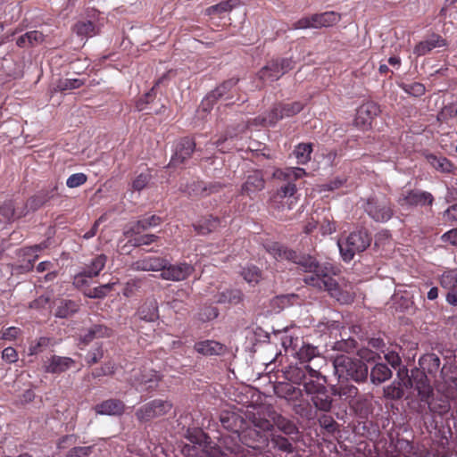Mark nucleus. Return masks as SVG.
<instances>
[{
  "label": "nucleus",
  "instance_id": "obj_1",
  "mask_svg": "<svg viewBox=\"0 0 457 457\" xmlns=\"http://www.w3.org/2000/svg\"><path fill=\"white\" fill-rule=\"evenodd\" d=\"M300 270L306 273L303 278L305 284L320 290L328 291L333 297L339 293V286L333 276L337 275L338 269L329 262L320 263L317 259L310 254L299 256L294 261Z\"/></svg>",
  "mask_w": 457,
  "mask_h": 457
},
{
  "label": "nucleus",
  "instance_id": "obj_2",
  "mask_svg": "<svg viewBox=\"0 0 457 457\" xmlns=\"http://www.w3.org/2000/svg\"><path fill=\"white\" fill-rule=\"evenodd\" d=\"M246 418L250 420L253 428L245 426L239 435L241 445L251 451L263 452L269 445V438L265 434L272 428L271 422L264 418L256 417L255 414H247Z\"/></svg>",
  "mask_w": 457,
  "mask_h": 457
},
{
  "label": "nucleus",
  "instance_id": "obj_3",
  "mask_svg": "<svg viewBox=\"0 0 457 457\" xmlns=\"http://www.w3.org/2000/svg\"><path fill=\"white\" fill-rule=\"evenodd\" d=\"M334 368L339 378L352 379L357 383L364 382L368 378V366L358 359L338 355L334 360Z\"/></svg>",
  "mask_w": 457,
  "mask_h": 457
},
{
  "label": "nucleus",
  "instance_id": "obj_4",
  "mask_svg": "<svg viewBox=\"0 0 457 457\" xmlns=\"http://www.w3.org/2000/svg\"><path fill=\"white\" fill-rule=\"evenodd\" d=\"M371 237L365 229H359L350 233L345 240L337 242L340 253L345 262H350L356 253H361L370 246Z\"/></svg>",
  "mask_w": 457,
  "mask_h": 457
},
{
  "label": "nucleus",
  "instance_id": "obj_5",
  "mask_svg": "<svg viewBox=\"0 0 457 457\" xmlns=\"http://www.w3.org/2000/svg\"><path fill=\"white\" fill-rule=\"evenodd\" d=\"M303 174H305V171L302 168L276 169L273 172V178L284 182L278 189L277 196L296 200L295 195L297 189L295 182Z\"/></svg>",
  "mask_w": 457,
  "mask_h": 457
},
{
  "label": "nucleus",
  "instance_id": "obj_6",
  "mask_svg": "<svg viewBox=\"0 0 457 457\" xmlns=\"http://www.w3.org/2000/svg\"><path fill=\"white\" fill-rule=\"evenodd\" d=\"M130 382L137 390L153 392L162 379V376L145 367L134 368L130 373Z\"/></svg>",
  "mask_w": 457,
  "mask_h": 457
},
{
  "label": "nucleus",
  "instance_id": "obj_7",
  "mask_svg": "<svg viewBox=\"0 0 457 457\" xmlns=\"http://www.w3.org/2000/svg\"><path fill=\"white\" fill-rule=\"evenodd\" d=\"M284 377L292 384L302 386L312 379H322L326 382V378L321 373L310 365H303L298 362L288 365L284 370Z\"/></svg>",
  "mask_w": 457,
  "mask_h": 457
},
{
  "label": "nucleus",
  "instance_id": "obj_8",
  "mask_svg": "<svg viewBox=\"0 0 457 457\" xmlns=\"http://www.w3.org/2000/svg\"><path fill=\"white\" fill-rule=\"evenodd\" d=\"M322 379H312L304 384V393L311 397V401L317 410L328 411L332 406L330 397Z\"/></svg>",
  "mask_w": 457,
  "mask_h": 457
},
{
  "label": "nucleus",
  "instance_id": "obj_9",
  "mask_svg": "<svg viewBox=\"0 0 457 457\" xmlns=\"http://www.w3.org/2000/svg\"><path fill=\"white\" fill-rule=\"evenodd\" d=\"M340 14L336 12H325L303 17L292 25V29H320L330 27L340 21Z\"/></svg>",
  "mask_w": 457,
  "mask_h": 457
},
{
  "label": "nucleus",
  "instance_id": "obj_10",
  "mask_svg": "<svg viewBox=\"0 0 457 457\" xmlns=\"http://www.w3.org/2000/svg\"><path fill=\"white\" fill-rule=\"evenodd\" d=\"M172 408V403L167 400L154 399L136 411L137 419L141 422H146L168 413Z\"/></svg>",
  "mask_w": 457,
  "mask_h": 457
},
{
  "label": "nucleus",
  "instance_id": "obj_11",
  "mask_svg": "<svg viewBox=\"0 0 457 457\" xmlns=\"http://www.w3.org/2000/svg\"><path fill=\"white\" fill-rule=\"evenodd\" d=\"M303 107L304 104L300 101H295L288 104H278L270 110L263 119V121L269 126H273L284 118H289L296 115L303 109Z\"/></svg>",
  "mask_w": 457,
  "mask_h": 457
},
{
  "label": "nucleus",
  "instance_id": "obj_12",
  "mask_svg": "<svg viewBox=\"0 0 457 457\" xmlns=\"http://www.w3.org/2000/svg\"><path fill=\"white\" fill-rule=\"evenodd\" d=\"M189 440L193 445H185L181 450L185 457H228L220 447H202L195 436L190 435Z\"/></svg>",
  "mask_w": 457,
  "mask_h": 457
},
{
  "label": "nucleus",
  "instance_id": "obj_13",
  "mask_svg": "<svg viewBox=\"0 0 457 457\" xmlns=\"http://www.w3.org/2000/svg\"><path fill=\"white\" fill-rule=\"evenodd\" d=\"M194 271L195 267L187 262L170 263L167 260V264L165 268H163L160 277L164 280L178 282L187 279Z\"/></svg>",
  "mask_w": 457,
  "mask_h": 457
},
{
  "label": "nucleus",
  "instance_id": "obj_14",
  "mask_svg": "<svg viewBox=\"0 0 457 457\" xmlns=\"http://www.w3.org/2000/svg\"><path fill=\"white\" fill-rule=\"evenodd\" d=\"M364 211L377 222H386L394 214L389 203L378 201L375 198H369L367 200L364 205Z\"/></svg>",
  "mask_w": 457,
  "mask_h": 457
},
{
  "label": "nucleus",
  "instance_id": "obj_15",
  "mask_svg": "<svg viewBox=\"0 0 457 457\" xmlns=\"http://www.w3.org/2000/svg\"><path fill=\"white\" fill-rule=\"evenodd\" d=\"M380 113V106L373 102L369 101L362 104L356 112L354 124L362 130L370 128L373 120Z\"/></svg>",
  "mask_w": 457,
  "mask_h": 457
},
{
  "label": "nucleus",
  "instance_id": "obj_16",
  "mask_svg": "<svg viewBox=\"0 0 457 457\" xmlns=\"http://www.w3.org/2000/svg\"><path fill=\"white\" fill-rule=\"evenodd\" d=\"M398 203L401 206H432L434 196L431 193L420 189H411L402 194Z\"/></svg>",
  "mask_w": 457,
  "mask_h": 457
},
{
  "label": "nucleus",
  "instance_id": "obj_17",
  "mask_svg": "<svg viewBox=\"0 0 457 457\" xmlns=\"http://www.w3.org/2000/svg\"><path fill=\"white\" fill-rule=\"evenodd\" d=\"M196 150V144L193 137H184L180 138L173 154L170 165L177 166L184 164L186 161L191 158L193 153Z\"/></svg>",
  "mask_w": 457,
  "mask_h": 457
},
{
  "label": "nucleus",
  "instance_id": "obj_18",
  "mask_svg": "<svg viewBox=\"0 0 457 457\" xmlns=\"http://www.w3.org/2000/svg\"><path fill=\"white\" fill-rule=\"evenodd\" d=\"M57 196L58 186L56 183L42 188L27 200L30 212L37 211Z\"/></svg>",
  "mask_w": 457,
  "mask_h": 457
},
{
  "label": "nucleus",
  "instance_id": "obj_19",
  "mask_svg": "<svg viewBox=\"0 0 457 457\" xmlns=\"http://www.w3.org/2000/svg\"><path fill=\"white\" fill-rule=\"evenodd\" d=\"M265 187V179L261 170L251 171L245 178V181L241 186L240 195L253 197V195L262 191Z\"/></svg>",
  "mask_w": 457,
  "mask_h": 457
},
{
  "label": "nucleus",
  "instance_id": "obj_20",
  "mask_svg": "<svg viewBox=\"0 0 457 457\" xmlns=\"http://www.w3.org/2000/svg\"><path fill=\"white\" fill-rule=\"evenodd\" d=\"M112 336V329L104 324H93L89 328L83 329L79 336L80 343L85 345L90 344L95 339L106 338Z\"/></svg>",
  "mask_w": 457,
  "mask_h": 457
},
{
  "label": "nucleus",
  "instance_id": "obj_21",
  "mask_svg": "<svg viewBox=\"0 0 457 457\" xmlns=\"http://www.w3.org/2000/svg\"><path fill=\"white\" fill-rule=\"evenodd\" d=\"M220 420L224 428L239 435L247 425L246 420L240 414L228 411L220 413Z\"/></svg>",
  "mask_w": 457,
  "mask_h": 457
},
{
  "label": "nucleus",
  "instance_id": "obj_22",
  "mask_svg": "<svg viewBox=\"0 0 457 457\" xmlns=\"http://www.w3.org/2000/svg\"><path fill=\"white\" fill-rule=\"evenodd\" d=\"M74 364L75 361L70 357L53 355L44 362L43 368L46 373L60 374L71 369Z\"/></svg>",
  "mask_w": 457,
  "mask_h": 457
},
{
  "label": "nucleus",
  "instance_id": "obj_23",
  "mask_svg": "<svg viewBox=\"0 0 457 457\" xmlns=\"http://www.w3.org/2000/svg\"><path fill=\"white\" fill-rule=\"evenodd\" d=\"M194 349L202 355L212 356L224 354L227 347L218 341L207 339L196 342L194 345Z\"/></svg>",
  "mask_w": 457,
  "mask_h": 457
},
{
  "label": "nucleus",
  "instance_id": "obj_24",
  "mask_svg": "<svg viewBox=\"0 0 457 457\" xmlns=\"http://www.w3.org/2000/svg\"><path fill=\"white\" fill-rule=\"evenodd\" d=\"M275 392L278 396L285 398L287 401L297 402L301 401L303 396V387L295 386V384L279 383L275 386Z\"/></svg>",
  "mask_w": 457,
  "mask_h": 457
},
{
  "label": "nucleus",
  "instance_id": "obj_25",
  "mask_svg": "<svg viewBox=\"0 0 457 457\" xmlns=\"http://www.w3.org/2000/svg\"><path fill=\"white\" fill-rule=\"evenodd\" d=\"M266 251L272 255L277 261H290L294 262L297 259V253L293 249L278 243L273 242L266 245Z\"/></svg>",
  "mask_w": 457,
  "mask_h": 457
},
{
  "label": "nucleus",
  "instance_id": "obj_26",
  "mask_svg": "<svg viewBox=\"0 0 457 457\" xmlns=\"http://www.w3.org/2000/svg\"><path fill=\"white\" fill-rule=\"evenodd\" d=\"M446 46V41L438 34H432L428 38L418 43L414 49L413 54L417 56L426 55L436 47Z\"/></svg>",
  "mask_w": 457,
  "mask_h": 457
},
{
  "label": "nucleus",
  "instance_id": "obj_27",
  "mask_svg": "<svg viewBox=\"0 0 457 457\" xmlns=\"http://www.w3.org/2000/svg\"><path fill=\"white\" fill-rule=\"evenodd\" d=\"M167 264V259L163 257L149 256L142 260H138L133 263L136 270L143 271H161Z\"/></svg>",
  "mask_w": 457,
  "mask_h": 457
},
{
  "label": "nucleus",
  "instance_id": "obj_28",
  "mask_svg": "<svg viewBox=\"0 0 457 457\" xmlns=\"http://www.w3.org/2000/svg\"><path fill=\"white\" fill-rule=\"evenodd\" d=\"M43 248L39 245L26 247L21 250V254L25 258L23 264L15 267V270L19 273L29 272L34 268L35 262L38 259L37 253Z\"/></svg>",
  "mask_w": 457,
  "mask_h": 457
},
{
  "label": "nucleus",
  "instance_id": "obj_29",
  "mask_svg": "<svg viewBox=\"0 0 457 457\" xmlns=\"http://www.w3.org/2000/svg\"><path fill=\"white\" fill-rule=\"evenodd\" d=\"M412 387L413 384L411 379L407 375V370H405V377L401 379V381H394L390 386L384 388V395L386 398L392 400L401 399L403 395V387Z\"/></svg>",
  "mask_w": 457,
  "mask_h": 457
},
{
  "label": "nucleus",
  "instance_id": "obj_30",
  "mask_svg": "<svg viewBox=\"0 0 457 457\" xmlns=\"http://www.w3.org/2000/svg\"><path fill=\"white\" fill-rule=\"evenodd\" d=\"M96 411L102 415H121L125 411V404L119 399H109L96 406Z\"/></svg>",
  "mask_w": 457,
  "mask_h": 457
},
{
  "label": "nucleus",
  "instance_id": "obj_31",
  "mask_svg": "<svg viewBox=\"0 0 457 457\" xmlns=\"http://www.w3.org/2000/svg\"><path fill=\"white\" fill-rule=\"evenodd\" d=\"M238 82L237 79H229L220 85H219L214 90H212L211 93V96L215 98L217 101L219 100H225L228 101L231 100L234 96V89Z\"/></svg>",
  "mask_w": 457,
  "mask_h": 457
},
{
  "label": "nucleus",
  "instance_id": "obj_32",
  "mask_svg": "<svg viewBox=\"0 0 457 457\" xmlns=\"http://www.w3.org/2000/svg\"><path fill=\"white\" fill-rule=\"evenodd\" d=\"M193 226L199 235H207L216 231L221 226V220L219 217L208 215L203 217Z\"/></svg>",
  "mask_w": 457,
  "mask_h": 457
},
{
  "label": "nucleus",
  "instance_id": "obj_33",
  "mask_svg": "<svg viewBox=\"0 0 457 457\" xmlns=\"http://www.w3.org/2000/svg\"><path fill=\"white\" fill-rule=\"evenodd\" d=\"M162 223V218L157 215H151L150 217L143 218L134 223L129 230H128L125 235L127 237L129 234H140L141 231L146 230L150 228L156 227Z\"/></svg>",
  "mask_w": 457,
  "mask_h": 457
},
{
  "label": "nucleus",
  "instance_id": "obj_34",
  "mask_svg": "<svg viewBox=\"0 0 457 457\" xmlns=\"http://www.w3.org/2000/svg\"><path fill=\"white\" fill-rule=\"evenodd\" d=\"M137 315L140 320L147 322L154 321L158 319V306L155 300L145 302L137 310Z\"/></svg>",
  "mask_w": 457,
  "mask_h": 457
},
{
  "label": "nucleus",
  "instance_id": "obj_35",
  "mask_svg": "<svg viewBox=\"0 0 457 457\" xmlns=\"http://www.w3.org/2000/svg\"><path fill=\"white\" fill-rule=\"evenodd\" d=\"M79 310V303L74 300L62 299L55 310V316L65 319L72 316Z\"/></svg>",
  "mask_w": 457,
  "mask_h": 457
},
{
  "label": "nucleus",
  "instance_id": "obj_36",
  "mask_svg": "<svg viewBox=\"0 0 457 457\" xmlns=\"http://www.w3.org/2000/svg\"><path fill=\"white\" fill-rule=\"evenodd\" d=\"M440 364V358L435 353L425 354L420 359L421 369L431 376H436L439 371Z\"/></svg>",
  "mask_w": 457,
  "mask_h": 457
},
{
  "label": "nucleus",
  "instance_id": "obj_37",
  "mask_svg": "<svg viewBox=\"0 0 457 457\" xmlns=\"http://www.w3.org/2000/svg\"><path fill=\"white\" fill-rule=\"evenodd\" d=\"M258 75L262 80L274 81L278 79L283 73L280 71V66L277 59H275L269 62L267 65L259 71Z\"/></svg>",
  "mask_w": 457,
  "mask_h": 457
},
{
  "label": "nucleus",
  "instance_id": "obj_38",
  "mask_svg": "<svg viewBox=\"0 0 457 457\" xmlns=\"http://www.w3.org/2000/svg\"><path fill=\"white\" fill-rule=\"evenodd\" d=\"M272 420V427L276 426L277 428L285 435L291 436L298 434V428L292 420L283 417L280 414H275Z\"/></svg>",
  "mask_w": 457,
  "mask_h": 457
},
{
  "label": "nucleus",
  "instance_id": "obj_39",
  "mask_svg": "<svg viewBox=\"0 0 457 457\" xmlns=\"http://www.w3.org/2000/svg\"><path fill=\"white\" fill-rule=\"evenodd\" d=\"M107 262V256L104 253L95 256L88 264L83 269L89 278L97 277L104 269Z\"/></svg>",
  "mask_w": 457,
  "mask_h": 457
},
{
  "label": "nucleus",
  "instance_id": "obj_40",
  "mask_svg": "<svg viewBox=\"0 0 457 457\" xmlns=\"http://www.w3.org/2000/svg\"><path fill=\"white\" fill-rule=\"evenodd\" d=\"M390 453L387 457H408V454L412 450L411 443L404 439H397L395 442H391L389 445Z\"/></svg>",
  "mask_w": 457,
  "mask_h": 457
},
{
  "label": "nucleus",
  "instance_id": "obj_41",
  "mask_svg": "<svg viewBox=\"0 0 457 457\" xmlns=\"http://www.w3.org/2000/svg\"><path fill=\"white\" fill-rule=\"evenodd\" d=\"M171 73V71H167L162 77H160L155 82L154 87L145 93L142 97H140L137 102V108L139 111H143L146 104L152 102L155 97V88L162 84L165 80L169 79V76Z\"/></svg>",
  "mask_w": 457,
  "mask_h": 457
},
{
  "label": "nucleus",
  "instance_id": "obj_42",
  "mask_svg": "<svg viewBox=\"0 0 457 457\" xmlns=\"http://www.w3.org/2000/svg\"><path fill=\"white\" fill-rule=\"evenodd\" d=\"M391 377V370L384 363H377L370 370V381L375 385H379Z\"/></svg>",
  "mask_w": 457,
  "mask_h": 457
},
{
  "label": "nucleus",
  "instance_id": "obj_43",
  "mask_svg": "<svg viewBox=\"0 0 457 457\" xmlns=\"http://www.w3.org/2000/svg\"><path fill=\"white\" fill-rule=\"evenodd\" d=\"M72 29L79 37H91L97 34L96 24L87 20L78 21Z\"/></svg>",
  "mask_w": 457,
  "mask_h": 457
},
{
  "label": "nucleus",
  "instance_id": "obj_44",
  "mask_svg": "<svg viewBox=\"0 0 457 457\" xmlns=\"http://www.w3.org/2000/svg\"><path fill=\"white\" fill-rule=\"evenodd\" d=\"M426 159L428 162L438 171L450 173L453 170V165L446 157L429 154L426 156Z\"/></svg>",
  "mask_w": 457,
  "mask_h": 457
},
{
  "label": "nucleus",
  "instance_id": "obj_45",
  "mask_svg": "<svg viewBox=\"0 0 457 457\" xmlns=\"http://www.w3.org/2000/svg\"><path fill=\"white\" fill-rule=\"evenodd\" d=\"M179 189L190 197H204V190H206L205 182L203 180H194L181 185Z\"/></svg>",
  "mask_w": 457,
  "mask_h": 457
},
{
  "label": "nucleus",
  "instance_id": "obj_46",
  "mask_svg": "<svg viewBox=\"0 0 457 457\" xmlns=\"http://www.w3.org/2000/svg\"><path fill=\"white\" fill-rule=\"evenodd\" d=\"M242 293L237 289H228L215 295L218 303L237 304L242 301Z\"/></svg>",
  "mask_w": 457,
  "mask_h": 457
},
{
  "label": "nucleus",
  "instance_id": "obj_47",
  "mask_svg": "<svg viewBox=\"0 0 457 457\" xmlns=\"http://www.w3.org/2000/svg\"><path fill=\"white\" fill-rule=\"evenodd\" d=\"M298 363L303 365H310L309 362L319 355L317 348L311 345H303L298 351L295 352Z\"/></svg>",
  "mask_w": 457,
  "mask_h": 457
},
{
  "label": "nucleus",
  "instance_id": "obj_48",
  "mask_svg": "<svg viewBox=\"0 0 457 457\" xmlns=\"http://www.w3.org/2000/svg\"><path fill=\"white\" fill-rule=\"evenodd\" d=\"M54 340L52 337H40L35 341L31 342L29 349V355H37L43 353L47 347L54 345Z\"/></svg>",
  "mask_w": 457,
  "mask_h": 457
},
{
  "label": "nucleus",
  "instance_id": "obj_49",
  "mask_svg": "<svg viewBox=\"0 0 457 457\" xmlns=\"http://www.w3.org/2000/svg\"><path fill=\"white\" fill-rule=\"evenodd\" d=\"M312 153V144L311 143H301L293 151L298 164H306L311 160Z\"/></svg>",
  "mask_w": 457,
  "mask_h": 457
},
{
  "label": "nucleus",
  "instance_id": "obj_50",
  "mask_svg": "<svg viewBox=\"0 0 457 457\" xmlns=\"http://www.w3.org/2000/svg\"><path fill=\"white\" fill-rule=\"evenodd\" d=\"M415 388L418 391L420 401L428 404L433 396V388L428 382L427 378L422 377L416 381Z\"/></svg>",
  "mask_w": 457,
  "mask_h": 457
},
{
  "label": "nucleus",
  "instance_id": "obj_51",
  "mask_svg": "<svg viewBox=\"0 0 457 457\" xmlns=\"http://www.w3.org/2000/svg\"><path fill=\"white\" fill-rule=\"evenodd\" d=\"M270 442L273 448L279 452L286 453H291L294 452V445L291 440L281 435L272 434Z\"/></svg>",
  "mask_w": 457,
  "mask_h": 457
},
{
  "label": "nucleus",
  "instance_id": "obj_52",
  "mask_svg": "<svg viewBox=\"0 0 457 457\" xmlns=\"http://www.w3.org/2000/svg\"><path fill=\"white\" fill-rule=\"evenodd\" d=\"M112 283H107L84 291V295L88 298L102 299L105 297L109 292L112 291Z\"/></svg>",
  "mask_w": 457,
  "mask_h": 457
},
{
  "label": "nucleus",
  "instance_id": "obj_53",
  "mask_svg": "<svg viewBox=\"0 0 457 457\" xmlns=\"http://www.w3.org/2000/svg\"><path fill=\"white\" fill-rule=\"evenodd\" d=\"M227 450L229 451L231 457H260L262 453V452L251 451V449L237 444L228 447Z\"/></svg>",
  "mask_w": 457,
  "mask_h": 457
},
{
  "label": "nucleus",
  "instance_id": "obj_54",
  "mask_svg": "<svg viewBox=\"0 0 457 457\" xmlns=\"http://www.w3.org/2000/svg\"><path fill=\"white\" fill-rule=\"evenodd\" d=\"M241 275L249 284H257L262 278L260 269L253 265L243 268Z\"/></svg>",
  "mask_w": 457,
  "mask_h": 457
},
{
  "label": "nucleus",
  "instance_id": "obj_55",
  "mask_svg": "<svg viewBox=\"0 0 457 457\" xmlns=\"http://www.w3.org/2000/svg\"><path fill=\"white\" fill-rule=\"evenodd\" d=\"M358 393V388L355 386L349 384L340 386L334 392L335 395H337L341 398H344L345 401L349 402L353 400L357 396Z\"/></svg>",
  "mask_w": 457,
  "mask_h": 457
},
{
  "label": "nucleus",
  "instance_id": "obj_56",
  "mask_svg": "<svg viewBox=\"0 0 457 457\" xmlns=\"http://www.w3.org/2000/svg\"><path fill=\"white\" fill-rule=\"evenodd\" d=\"M0 216L2 217L4 223L10 224L16 220L12 200L5 201L0 206Z\"/></svg>",
  "mask_w": 457,
  "mask_h": 457
},
{
  "label": "nucleus",
  "instance_id": "obj_57",
  "mask_svg": "<svg viewBox=\"0 0 457 457\" xmlns=\"http://www.w3.org/2000/svg\"><path fill=\"white\" fill-rule=\"evenodd\" d=\"M116 370V365L113 361H105L100 368H96L92 371L93 378H100L104 376L113 375Z\"/></svg>",
  "mask_w": 457,
  "mask_h": 457
},
{
  "label": "nucleus",
  "instance_id": "obj_58",
  "mask_svg": "<svg viewBox=\"0 0 457 457\" xmlns=\"http://www.w3.org/2000/svg\"><path fill=\"white\" fill-rule=\"evenodd\" d=\"M357 347V342L353 338L342 339L340 341H337L333 346V349L336 351L345 352V353H352Z\"/></svg>",
  "mask_w": 457,
  "mask_h": 457
},
{
  "label": "nucleus",
  "instance_id": "obj_59",
  "mask_svg": "<svg viewBox=\"0 0 457 457\" xmlns=\"http://www.w3.org/2000/svg\"><path fill=\"white\" fill-rule=\"evenodd\" d=\"M83 81L79 79H61L57 83V88L60 91L71 90L80 87Z\"/></svg>",
  "mask_w": 457,
  "mask_h": 457
},
{
  "label": "nucleus",
  "instance_id": "obj_60",
  "mask_svg": "<svg viewBox=\"0 0 457 457\" xmlns=\"http://www.w3.org/2000/svg\"><path fill=\"white\" fill-rule=\"evenodd\" d=\"M457 116V100L448 105H445L438 113L437 119L445 121Z\"/></svg>",
  "mask_w": 457,
  "mask_h": 457
},
{
  "label": "nucleus",
  "instance_id": "obj_61",
  "mask_svg": "<svg viewBox=\"0 0 457 457\" xmlns=\"http://www.w3.org/2000/svg\"><path fill=\"white\" fill-rule=\"evenodd\" d=\"M159 237L154 234H145L134 237L129 240L131 245L135 247H139L141 245H149L154 242L158 240Z\"/></svg>",
  "mask_w": 457,
  "mask_h": 457
},
{
  "label": "nucleus",
  "instance_id": "obj_62",
  "mask_svg": "<svg viewBox=\"0 0 457 457\" xmlns=\"http://www.w3.org/2000/svg\"><path fill=\"white\" fill-rule=\"evenodd\" d=\"M403 89L405 93L413 96L415 97L421 96L425 94L426 88L422 83L413 82L411 84H404Z\"/></svg>",
  "mask_w": 457,
  "mask_h": 457
},
{
  "label": "nucleus",
  "instance_id": "obj_63",
  "mask_svg": "<svg viewBox=\"0 0 457 457\" xmlns=\"http://www.w3.org/2000/svg\"><path fill=\"white\" fill-rule=\"evenodd\" d=\"M319 423L321 428H325L329 433H334L338 428L337 421L328 414L321 415L319 418Z\"/></svg>",
  "mask_w": 457,
  "mask_h": 457
},
{
  "label": "nucleus",
  "instance_id": "obj_64",
  "mask_svg": "<svg viewBox=\"0 0 457 457\" xmlns=\"http://www.w3.org/2000/svg\"><path fill=\"white\" fill-rule=\"evenodd\" d=\"M92 450L93 446H75L66 453V457H88Z\"/></svg>",
  "mask_w": 457,
  "mask_h": 457
}]
</instances>
